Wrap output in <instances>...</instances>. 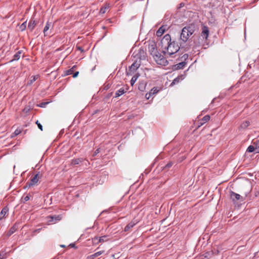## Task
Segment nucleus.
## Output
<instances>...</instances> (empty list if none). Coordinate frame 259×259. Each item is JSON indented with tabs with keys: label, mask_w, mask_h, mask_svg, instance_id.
<instances>
[{
	"label": "nucleus",
	"mask_w": 259,
	"mask_h": 259,
	"mask_svg": "<svg viewBox=\"0 0 259 259\" xmlns=\"http://www.w3.org/2000/svg\"><path fill=\"white\" fill-rule=\"evenodd\" d=\"M209 119H210V116L209 115L204 116L202 119V121L203 122H200L201 125H202L203 123L207 122L208 120H209Z\"/></svg>",
	"instance_id": "nucleus-22"
},
{
	"label": "nucleus",
	"mask_w": 259,
	"mask_h": 259,
	"mask_svg": "<svg viewBox=\"0 0 259 259\" xmlns=\"http://www.w3.org/2000/svg\"><path fill=\"white\" fill-rule=\"evenodd\" d=\"M208 34H209L208 28L206 26H203L202 28V32H201V36L203 37V38H204L206 40L207 38Z\"/></svg>",
	"instance_id": "nucleus-10"
},
{
	"label": "nucleus",
	"mask_w": 259,
	"mask_h": 259,
	"mask_svg": "<svg viewBox=\"0 0 259 259\" xmlns=\"http://www.w3.org/2000/svg\"><path fill=\"white\" fill-rule=\"evenodd\" d=\"M137 80V79H136V77H134V76H133V77L132 78L131 80V85H133L134 84V83H135V82L136 81V80Z\"/></svg>",
	"instance_id": "nucleus-30"
},
{
	"label": "nucleus",
	"mask_w": 259,
	"mask_h": 259,
	"mask_svg": "<svg viewBox=\"0 0 259 259\" xmlns=\"http://www.w3.org/2000/svg\"><path fill=\"white\" fill-rule=\"evenodd\" d=\"M230 198L234 202H236L239 200L241 201H243V198L240 195L233 191L230 192Z\"/></svg>",
	"instance_id": "nucleus-6"
},
{
	"label": "nucleus",
	"mask_w": 259,
	"mask_h": 259,
	"mask_svg": "<svg viewBox=\"0 0 259 259\" xmlns=\"http://www.w3.org/2000/svg\"><path fill=\"white\" fill-rule=\"evenodd\" d=\"M99 237H95L93 238V242L94 243H98L99 242Z\"/></svg>",
	"instance_id": "nucleus-34"
},
{
	"label": "nucleus",
	"mask_w": 259,
	"mask_h": 259,
	"mask_svg": "<svg viewBox=\"0 0 259 259\" xmlns=\"http://www.w3.org/2000/svg\"><path fill=\"white\" fill-rule=\"evenodd\" d=\"M139 75H139V73H136L135 75H134V77H136V79H138V78L139 77Z\"/></svg>",
	"instance_id": "nucleus-44"
},
{
	"label": "nucleus",
	"mask_w": 259,
	"mask_h": 259,
	"mask_svg": "<svg viewBox=\"0 0 259 259\" xmlns=\"http://www.w3.org/2000/svg\"><path fill=\"white\" fill-rule=\"evenodd\" d=\"M21 54V51H19L18 52H17L14 55L13 59L11 60V61L18 60L20 59V58Z\"/></svg>",
	"instance_id": "nucleus-18"
},
{
	"label": "nucleus",
	"mask_w": 259,
	"mask_h": 259,
	"mask_svg": "<svg viewBox=\"0 0 259 259\" xmlns=\"http://www.w3.org/2000/svg\"><path fill=\"white\" fill-rule=\"evenodd\" d=\"M125 92V91L122 88H121L116 92L115 97H118L123 95Z\"/></svg>",
	"instance_id": "nucleus-17"
},
{
	"label": "nucleus",
	"mask_w": 259,
	"mask_h": 259,
	"mask_svg": "<svg viewBox=\"0 0 259 259\" xmlns=\"http://www.w3.org/2000/svg\"><path fill=\"white\" fill-rule=\"evenodd\" d=\"M181 79H182V76H178V77L176 78L173 80V81L171 83V85L175 84L178 83L179 82L180 80H181Z\"/></svg>",
	"instance_id": "nucleus-24"
},
{
	"label": "nucleus",
	"mask_w": 259,
	"mask_h": 259,
	"mask_svg": "<svg viewBox=\"0 0 259 259\" xmlns=\"http://www.w3.org/2000/svg\"><path fill=\"white\" fill-rule=\"evenodd\" d=\"M153 58L156 63L158 65H160L162 66H167L168 64V62L167 60V58L169 57H166L164 55H162L159 52H158L156 54L153 56Z\"/></svg>",
	"instance_id": "nucleus-3"
},
{
	"label": "nucleus",
	"mask_w": 259,
	"mask_h": 259,
	"mask_svg": "<svg viewBox=\"0 0 259 259\" xmlns=\"http://www.w3.org/2000/svg\"><path fill=\"white\" fill-rule=\"evenodd\" d=\"M40 230H41V229H38L35 230L34 232H38H38H39L40 231Z\"/></svg>",
	"instance_id": "nucleus-45"
},
{
	"label": "nucleus",
	"mask_w": 259,
	"mask_h": 259,
	"mask_svg": "<svg viewBox=\"0 0 259 259\" xmlns=\"http://www.w3.org/2000/svg\"><path fill=\"white\" fill-rule=\"evenodd\" d=\"M172 165V163H167L166 165V167L169 168L170 167H171Z\"/></svg>",
	"instance_id": "nucleus-43"
},
{
	"label": "nucleus",
	"mask_w": 259,
	"mask_h": 259,
	"mask_svg": "<svg viewBox=\"0 0 259 259\" xmlns=\"http://www.w3.org/2000/svg\"><path fill=\"white\" fill-rule=\"evenodd\" d=\"M184 6V4L183 3H181L180 4V8H181Z\"/></svg>",
	"instance_id": "nucleus-46"
},
{
	"label": "nucleus",
	"mask_w": 259,
	"mask_h": 259,
	"mask_svg": "<svg viewBox=\"0 0 259 259\" xmlns=\"http://www.w3.org/2000/svg\"><path fill=\"white\" fill-rule=\"evenodd\" d=\"M103 253V251H99L95 253L94 254H92L91 256V257L92 258L96 257L100 255L101 254H102Z\"/></svg>",
	"instance_id": "nucleus-26"
},
{
	"label": "nucleus",
	"mask_w": 259,
	"mask_h": 259,
	"mask_svg": "<svg viewBox=\"0 0 259 259\" xmlns=\"http://www.w3.org/2000/svg\"><path fill=\"white\" fill-rule=\"evenodd\" d=\"M167 29V26H161L156 32V35L157 36H161Z\"/></svg>",
	"instance_id": "nucleus-11"
},
{
	"label": "nucleus",
	"mask_w": 259,
	"mask_h": 259,
	"mask_svg": "<svg viewBox=\"0 0 259 259\" xmlns=\"http://www.w3.org/2000/svg\"><path fill=\"white\" fill-rule=\"evenodd\" d=\"M100 152V148H98L97 149H96L95 152H94V156L95 155H96L97 154H98L99 152Z\"/></svg>",
	"instance_id": "nucleus-37"
},
{
	"label": "nucleus",
	"mask_w": 259,
	"mask_h": 259,
	"mask_svg": "<svg viewBox=\"0 0 259 259\" xmlns=\"http://www.w3.org/2000/svg\"><path fill=\"white\" fill-rule=\"evenodd\" d=\"M26 28V21L23 23L20 26V29L21 31H24Z\"/></svg>",
	"instance_id": "nucleus-29"
},
{
	"label": "nucleus",
	"mask_w": 259,
	"mask_h": 259,
	"mask_svg": "<svg viewBox=\"0 0 259 259\" xmlns=\"http://www.w3.org/2000/svg\"><path fill=\"white\" fill-rule=\"evenodd\" d=\"M139 51V53L140 54H142V53L143 54V57H144V53H144V50L143 49H140Z\"/></svg>",
	"instance_id": "nucleus-41"
},
{
	"label": "nucleus",
	"mask_w": 259,
	"mask_h": 259,
	"mask_svg": "<svg viewBox=\"0 0 259 259\" xmlns=\"http://www.w3.org/2000/svg\"><path fill=\"white\" fill-rule=\"evenodd\" d=\"M78 74H79V72H78V71L75 72L73 75V77H74V78L78 76Z\"/></svg>",
	"instance_id": "nucleus-40"
},
{
	"label": "nucleus",
	"mask_w": 259,
	"mask_h": 259,
	"mask_svg": "<svg viewBox=\"0 0 259 259\" xmlns=\"http://www.w3.org/2000/svg\"><path fill=\"white\" fill-rule=\"evenodd\" d=\"M145 97L147 99H150V98L151 97L150 94H149V93H147L145 95Z\"/></svg>",
	"instance_id": "nucleus-42"
},
{
	"label": "nucleus",
	"mask_w": 259,
	"mask_h": 259,
	"mask_svg": "<svg viewBox=\"0 0 259 259\" xmlns=\"http://www.w3.org/2000/svg\"><path fill=\"white\" fill-rule=\"evenodd\" d=\"M15 231V228L14 227H13L12 228H11V229L10 230L9 235H12Z\"/></svg>",
	"instance_id": "nucleus-33"
},
{
	"label": "nucleus",
	"mask_w": 259,
	"mask_h": 259,
	"mask_svg": "<svg viewBox=\"0 0 259 259\" xmlns=\"http://www.w3.org/2000/svg\"><path fill=\"white\" fill-rule=\"evenodd\" d=\"M253 145H255V146L253 145H250L247 149L246 152H254L255 153H259V146L257 147L258 143L254 142Z\"/></svg>",
	"instance_id": "nucleus-8"
},
{
	"label": "nucleus",
	"mask_w": 259,
	"mask_h": 259,
	"mask_svg": "<svg viewBox=\"0 0 259 259\" xmlns=\"http://www.w3.org/2000/svg\"><path fill=\"white\" fill-rule=\"evenodd\" d=\"M48 218L49 219H50L48 220L49 222L53 224L56 223L57 221H60L62 219L60 215H50Z\"/></svg>",
	"instance_id": "nucleus-9"
},
{
	"label": "nucleus",
	"mask_w": 259,
	"mask_h": 259,
	"mask_svg": "<svg viewBox=\"0 0 259 259\" xmlns=\"http://www.w3.org/2000/svg\"><path fill=\"white\" fill-rule=\"evenodd\" d=\"M5 254H6V253H5L4 251L1 252H0V259H2L4 257V256L5 255Z\"/></svg>",
	"instance_id": "nucleus-38"
},
{
	"label": "nucleus",
	"mask_w": 259,
	"mask_h": 259,
	"mask_svg": "<svg viewBox=\"0 0 259 259\" xmlns=\"http://www.w3.org/2000/svg\"><path fill=\"white\" fill-rule=\"evenodd\" d=\"M8 211V208L7 207H5L0 212V221L5 217V215Z\"/></svg>",
	"instance_id": "nucleus-13"
},
{
	"label": "nucleus",
	"mask_w": 259,
	"mask_h": 259,
	"mask_svg": "<svg viewBox=\"0 0 259 259\" xmlns=\"http://www.w3.org/2000/svg\"><path fill=\"white\" fill-rule=\"evenodd\" d=\"M187 56V57H188V55H187V54H184V56Z\"/></svg>",
	"instance_id": "nucleus-48"
},
{
	"label": "nucleus",
	"mask_w": 259,
	"mask_h": 259,
	"mask_svg": "<svg viewBox=\"0 0 259 259\" xmlns=\"http://www.w3.org/2000/svg\"><path fill=\"white\" fill-rule=\"evenodd\" d=\"M47 104H48L47 102H42L40 104L39 106L40 107H45Z\"/></svg>",
	"instance_id": "nucleus-35"
},
{
	"label": "nucleus",
	"mask_w": 259,
	"mask_h": 259,
	"mask_svg": "<svg viewBox=\"0 0 259 259\" xmlns=\"http://www.w3.org/2000/svg\"><path fill=\"white\" fill-rule=\"evenodd\" d=\"M196 30V26L193 23L188 25L182 29L180 38V44L182 49H184L185 51L189 49V46L186 44V42Z\"/></svg>",
	"instance_id": "nucleus-2"
},
{
	"label": "nucleus",
	"mask_w": 259,
	"mask_h": 259,
	"mask_svg": "<svg viewBox=\"0 0 259 259\" xmlns=\"http://www.w3.org/2000/svg\"><path fill=\"white\" fill-rule=\"evenodd\" d=\"M51 27H53L51 23L47 22L44 29V33L45 35H47L51 33V32H49L48 31Z\"/></svg>",
	"instance_id": "nucleus-12"
},
{
	"label": "nucleus",
	"mask_w": 259,
	"mask_h": 259,
	"mask_svg": "<svg viewBox=\"0 0 259 259\" xmlns=\"http://www.w3.org/2000/svg\"><path fill=\"white\" fill-rule=\"evenodd\" d=\"M35 25H36V23H35V21H34L33 20H31L29 22V24L28 25V28L30 31H32L33 30V29L34 28Z\"/></svg>",
	"instance_id": "nucleus-14"
},
{
	"label": "nucleus",
	"mask_w": 259,
	"mask_h": 259,
	"mask_svg": "<svg viewBox=\"0 0 259 259\" xmlns=\"http://www.w3.org/2000/svg\"><path fill=\"white\" fill-rule=\"evenodd\" d=\"M160 46L162 53L166 57L175 58L177 54L181 48L175 41H171L170 35L166 34L161 40Z\"/></svg>",
	"instance_id": "nucleus-1"
},
{
	"label": "nucleus",
	"mask_w": 259,
	"mask_h": 259,
	"mask_svg": "<svg viewBox=\"0 0 259 259\" xmlns=\"http://www.w3.org/2000/svg\"><path fill=\"white\" fill-rule=\"evenodd\" d=\"M186 64V63L185 62H182L180 63H178L174 66V69L178 70L182 69L185 67Z\"/></svg>",
	"instance_id": "nucleus-15"
},
{
	"label": "nucleus",
	"mask_w": 259,
	"mask_h": 259,
	"mask_svg": "<svg viewBox=\"0 0 259 259\" xmlns=\"http://www.w3.org/2000/svg\"><path fill=\"white\" fill-rule=\"evenodd\" d=\"M29 196L27 195L23 198V201L24 202L27 201L28 200H29Z\"/></svg>",
	"instance_id": "nucleus-36"
},
{
	"label": "nucleus",
	"mask_w": 259,
	"mask_h": 259,
	"mask_svg": "<svg viewBox=\"0 0 259 259\" xmlns=\"http://www.w3.org/2000/svg\"><path fill=\"white\" fill-rule=\"evenodd\" d=\"M148 52L153 57L158 52L157 49L156 44L155 42H151L148 45Z\"/></svg>",
	"instance_id": "nucleus-5"
},
{
	"label": "nucleus",
	"mask_w": 259,
	"mask_h": 259,
	"mask_svg": "<svg viewBox=\"0 0 259 259\" xmlns=\"http://www.w3.org/2000/svg\"><path fill=\"white\" fill-rule=\"evenodd\" d=\"M158 91H159V90L157 87H154L150 91L149 93H148L149 94H150V96L151 97L152 96L157 93L158 92Z\"/></svg>",
	"instance_id": "nucleus-19"
},
{
	"label": "nucleus",
	"mask_w": 259,
	"mask_h": 259,
	"mask_svg": "<svg viewBox=\"0 0 259 259\" xmlns=\"http://www.w3.org/2000/svg\"><path fill=\"white\" fill-rule=\"evenodd\" d=\"M82 159L81 158H77L73 159L71 161V164L74 165L78 164L82 162Z\"/></svg>",
	"instance_id": "nucleus-20"
},
{
	"label": "nucleus",
	"mask_w": 259,
	"mask_h": 259,
	"mask_svg": "<svg viewBox=\"0 0 259 259\" xmlns=\"http://www.w3.org/2000/svg\"><path fill=\"white\" fill-rule=\"evenodd\" d=\"M107 236H103L101 237H100L99 238V242H104L105 241H107Z\"/></svg>",
	"instance_id": "nucleus-25"
},
{
	"label": "nucleus",
	"mask_w": 259,
	"mask_h": 259,
	"mask_svg": "<svg viewBox=\"0 0 259 259\" xmlns=\"http://www.w3.org/2000/svg\"><path fill=\"white\" fill-rule=\"evenodd\" d=\"M109 8V5H106L104 7H102L100 11V14H104L105 13L107 9Z\"/></svg>",
	"instance_id": "nucleus-23"
},
{
	"label": "nucleus",
	"mask_w": 259,
	"mask_h": 259,
	"mask_svg": "<svg viewBox=\"0 0 259 259\" xmlns=\"http://www.w3.org/2000/svg\"><path fill=\"white\" fill-rule=\"evenodd\" d=\"M36 124L37 125L38 127L42 131L43 130L42 126L41 125V124L40 123L38 122V121H36Z\"/></svg>",
	"instance_id": "nucleus-32"
},
{
	"label": "nucleus",
	"mask_w": 259,
	"mask_h": 259,
	"mask_svg": "<svg viewBox=\"0 0 259 259\" xmlns=\"http://www.w3.org/2000/svg\"><path fill=\"white\" fill-rule=\"evenodd\" d=\"M32 79H30L28 82L29 84H32L34 81H35L38 78V75L33 76L31 77Z\"/></svg>",
	"instance_id": "nucleus-28"
},
{
	"label": "nucleus",
	"mask_w": 259,
	"mask_h": 259,
	"mask_svg": "<svg viewBox=\"0 0 259 259\" xmlns=\"http://www.w3.org/2000/svg\"><path fill=\"white\" fill-rule=\"evenodd\" d=\"M76 48L77 50H79L81 52H83V50L82 49V48L81 47H80V46H76Z\"/></svg>",
	"instance_id": "nucleus-39"
},
{
	"label": "nucleus",
	"mask_w": 259,
	"mask_h": 259,
	"mask_svg": "<svg viewBox=\"0 0 259 259\" xmlns=\"http://www.w3.org/2000/svg\"><path fill=\"white\" fill-rule=\"evenodd\" d=\"M40 178L39 174L35 175L32 178H31L30 182L27 183V185L29 187L35 185L38 181L39 179Z\"/></svg>",
	"instance_id": "nucleus-7"
},
{
	"label": "nucleus",
	"mask_w": 259,
	"mask_h": 259,
	"mask_svg": "<svg viewBox=\"0 0 259 259\" xmlns=\"http://www.w3.org/2000/svg\"><path fill=\"white\" fill-rule=\"evenodd\" d=\"M75 67V66H73L71 69H69V70H67L66 74H67V75H69V74H72V72H73V69H74V68Z\"/></svg>",
	"instance_id": "nucleus-31"
},
{
	"label": "nucleus",
	"mask_w": 259,
	"mask_h": 259,
	"mask_svg": "<svg viewBox=\"0 0 259 259\" xmlns=\"http://www.w3.org/2000/svg\"><path fill=\"white\" fill-rule=\"evenodd\" d=\"M70 245V246H72V247H73V246H74V244H71Z\"/></svg>",
	"instance_id": "nucleus-47"
},
{
	"label": "nucleus",
	"mask_w": 259,
	"mask_h": 259,
	"mask_svg": "<svg viewBox=\"0 0 259 259\" xmlns=\"http://www.w3.org/2000/svg\"><path fill=\"white\" fill-rule=\"evenodd\" d=\"M21 131L20 130L17 129L15 130V131L12 134L11 137L13 138L16 136L18 135L21 133Z\"/></svg>",
	"instance_id": "nucleus-27"
},
{
	"label": "nucleus",
	"mask_w": 259,
	"mask_h": 259,
	"mask_svg": "<svg viewBox=\"0 0 259 259\" xmlns=\"http://www.w3.org/2000/svg\"><path fill=\"white\" fill-rule=\"evenodd\" d=\"M140 62L136 61L132 65L129 67L128 71L127 72L128 75H132L134 72H135L140 67Z\"/></svg>",
	"instance_id": "nucleus-4"
},
{
	"label": "nucleus",
	"mask_w": 259,
	"mask_h": 259,
	"mask_svg": "<svg viewBox=\"0 0 259 259\" xmlns=\"http://www.w3.org/2000/svg\"><path fill=\"white\" fill-rule=\"evenodd\" d=\"M250 124V122L248 121H245L240 125V128L245 129Z\"/></svg>",
	"instance_id": "nucleus-21"
},
{
	"label": "nucleus",
	"mask_w": 259,
	"mask_h": 259,
	"mask_svg": "<svg viewBox=\"0 0 259 259\" xmlns=\"http://www.w3.org/2000/svg\"><path fill=\"white\" fill-rule=\"evenodd\" d=\"M136 223H135L134 222H131V223H130L124 228V231L125 232L129 231L130 229L133 228L136 225Z\"/></svg>",
	"instance_id": "nucleus-16"
}]
</instances>
